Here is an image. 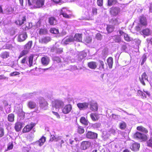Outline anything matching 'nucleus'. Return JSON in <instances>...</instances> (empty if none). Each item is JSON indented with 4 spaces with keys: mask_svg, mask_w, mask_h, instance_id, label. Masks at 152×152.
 Listing matches in <instances>:
<instances>
[{
    "mask_svg": "<svg viewBox=\"0 0 152 152\" xmlns=\"http://www.w3.org/2000/svg\"><path fill=\"white\" fill-rule=\"evenodd\" d=\"M26 4L32 9L39 8L44 5V0H26Z\"/></svg>",
    "mask_w": 152,
    "mask_h": 152,
    "instance_id": "f257e3e1",
    "label": "nucleus"
},
{
    "mask_svg": "<svg viewBox=\"0 0 152 152\" xmlns=\"http://www.w3.org/2000/svg\"><path fill=\"white\" fill-rule=\"evenodd\" d=\"M34 56L33 55H31L28 57H24L21 60V63L23 64L22 66L25 65L26 64V66H29L31 67L33 66V59Z\"/></svg>",
    "mask_w": 152,
    "mask_h": 152,
    "instance_id": "f03ea898",
    "label": "nucleus"
},
{
    "mask_svg": "<svg viewBox=\"0 0 152 152\" xmlns=\"http://www.w3.org/2000/svg\"><path fill=\"white\" fill-rule=\"evenodd\" d=\"M64 105L63 102L59 100H56L53 102V110L58 111L59 108Z\"/></svg>",
    "mask_w": 152,
    "mask_h": 152,
    "instance_id": "7ed1b4c3",
    "label": "nucleus"
},
{
    "mask_svg": "<svg viewBox=\"0 0 152 152\" xmlns=\"http://www.w3.org/2000/svg\"><path fill=\"white\" fill-rule=\"evenodd\" d=\"M133 138L139 139L142 141H145L148 138L147 136L145 134L139 132H136L133 135Z\"/></svg>",
    "mask_w": 152,
    "mask_h": 152,
    "instance_id": "20e7f679",
    "label": "nucleus"
},
{
    "mask_svg": "<svg viewBox=\"0 0 152 152\" xmlns=\"http://www.w3.org/2000/svg\"><path fill=\"white\" fill-rule=\"evenodd\" d=\"M120 8L118 7H112L110 10V12L111 15L116 16L120 12Z\"/></svg>",
    "mask_w": 152,
    "mask_h": 152,
    "instance_id": "39448f33",
    "label": "nucleus"
},
{
    "mask_svg": "<svg viewBox=\"0 0 152 152\" xmlns=\"http://www.w3.org/2000/svg\"><path fill=\"white\" fill-rule=\"evenodd\" d=\"M140 34L145 38L146 37L151 36L152 31L149 28H146L142 29L141 31Z\"/></svg>",
    "mask_w": 152,
    "mask_h": 152,
    "instance_id": "423d86ee",
    "label": "nucleus"
},
{
    "mask_svg": "<svg viewBox=\"0 0 152 152\" xmlns=\"http://www.w3.org/2000/svg\"><path fill=\"white\" fill-rule=\"evenodd\" d=\"M72 106L70 104H68L65 106L62 109V111L64 114H68L72 112Z\"/></svg>",
    "mask_w": 152,
    "mask_h": 152,
    "instance_id": "0eeeda50",
    "label": "nucleus"
},
{
    "mask_svg": "<svg viewBox=\"0 0 152 152\" xmlns=\"http://www.w3.org/2000/svg\"><path fill=\"white\" fill-rule=\"evenodd\" d=\"M39 104L40 107L44 110H46L48 108V104L47 102L43 98H41L39 99Z\"/></svg>",
    "mask_w": 152,
    "mask_h": 152,
    "instance_id": "6e6552de",
    "label": "nucleus"
},
{
    "mask_svg": "<svg viewBox=\"0 0 152 152\" xmlns=\"http://www.w3.org/2000/svg\"><path fill=\"white\" fill-rule=\"evenodd\" d=\"M91 145V143L88 141H84L82 142L80 148L83 150H86Z\"/></svg>",
    "mask_w": 152,
    "mask_h": 152,
    "instance_id": "1a4fd4ad",
    "label": "nucleus"
},
{
    "mask_svg": "<svg viewBox=\"0 0 152 152\" xmlns=\"http://www.w3.org/2000/svg\"><path fill=\"white\" fill-rule=\"evenodd\" d=\"M97 134L91 131L88 132L86 134V137L88 138L94 139L97 138Z\"/></svg>",
    "mask_w": 152,
    "mask_h": 152,
    "instance_id": "9d476101",
    "label": "nucleus"
},
{
    "mask_svg": "<svg viewBox=\"0 0 152 152\" xmlns=\"http://www.w3.org/2000/svg\"><path fill=\"white\" fill-rule=\"evenodd\" d=\"M89 103L88 102L78 103L77 106L80 110H85L88 108Z\"/></svg>",
    "mask_w": 152,
    "mask_h": 152,
    "instance_id": "9b49d317",
    "label": "nucleus"
},
{
    "mask_svg": "<svg viewBox=\"0 0 152 152\" xmlns=\"http://www.w3.org/2000/svg\"><path fill=\"white\" fill-rule=\"evenodd\" d=\"M27 37L26 33L24 32L18 35V42H22L25 41Z\"/></svg>",
    "mask_w": 152,
    "mask_h": 152,
    "instance_id": "f8f14e48",
    "label": "nucleus"
},
{
    "mask_svg": "<svg viewBox=\"0 0 152 152\" xmlns=\"http://www.w3.org/2000/svg\"><path fill=\"white\" fill-rule=\"evenodd\" d=\"M35 125V124L33 123L26 125L23 129V132L26 133L29 132Z\"/></svg>",
    "mask_w": 152,
    "mask_h": 152,
    "instance_id": "ddd939ff",
    "label": "nucleus"
},
{
    "mask_svg": "<svg viewBox=\"0 0 152 152\" xmlns=\"http://www.w3.org/2000/svg\"><path fill=\"white\" fill-rule=\"evenodd\" d=\"M62 42L65 44H68L69 43L74 41L73 37L69 36L64 38L62 41Z\"/></svg>",
    "mask_w": 152,
    "mask_h": 152,
    "instance_id": "4468645a",
    "label": "nucleus"
},
{
    "mask_svg": "<svg viewBox=\"0 0 152 152\" xmlns=\"http://www.w3.org/2000/svg\"><path fill=\"white\" fill-rule=\"evenodd\" d=\"M139 80L141 83L144 86L145 85L144 80H147V81H148V76L145 72H144L141 75V77H139Z\"/></svg>",
    "mask_w": 152,
    "mask_h": 152,
    "instance_id": "2eb2a0df",
    "label": "nucleus"
},
{
    "mask_svg": "<svg viewBox=\"0 0 152 152\" xmlns=\"http://www.w3.org/2000/svg\"><path fill=\"white\" fill-rule=\"evenodd\" d=\"M60 13V15H62L64 17L66 18H69V15L67 14V12L68 10L65 8H63L60 10H59Z\"/></svg>",
    "mask_w": 152,
    "mask_h": 152,
    "instance_id": "dca6fc26",
    "label": "nucleus"
},
{
    "mask_svg": "<svg viewBox=\"0 0 152 152\" xmlns=\"http://www.w3.org/2000/svg\"><path fill=\"white\" fill-rule=\"evenodd\" d=\"M140 148V144L137 143H134L132 144L130 146L131 150L134 151H138Z\"/></svg>",
    "mask_w": 152,
    "mask_h": 152,
    "instance_id": "f3484780",
    "label": "nucleus"
},
{
    "mask_svg": "<svg viewBox=\"0 0 152 152\" xmlns=\"http://www.w3.org/2000/svg\"><path fill=\"white\" fill-rule=\"evenodd\" d=\"M15 111L18 116L23 117L25 115V113L23 111L22 109L20 107H17V109L15 110Z\"/></svg>",
    "mask_w": 152,
    "mask_h": 152,
    "instance_id": "a211bd4d",
    "label": "nucleus"
},
{
    "mask_svg": "<svg viewBox=\"0 0 152 152\" xmlns=\"http://www.w3.org/2000/svg\"><path fill=\"white\" fill-rule=\"evenodd\" d=\"M63 48H57L56 47H53L51 49V51L58 54L61 53L63 51Z\"/></svg>",
    "mask_w": 152,
    "mask_h": 152,
    "instance_id": "6ab92c4d",
    "label": "nucleus"
},
{
    "mask_svg": "<svg viewBox=\"0 0 152 152\" xmlns=\"http://www.w3.org/2000/svg\"><path fill=\"white\" fill-rule=\"evenodd\" d=\"M49 58L47 57H43L41 59L42 64L43 65L45 66H46L48 65L49 62Z\"/></svg>",
    "mask_w": 152,
    "mask_h": 152,
    "instance_id": "aec40b11",
    "label": "nucleus"
},
{
    "mask_svg": "<svg viewBox=\"0 0 152 152\" xmlns=\"http://www.w3.org/2000/svg\"><path fill=\"white\" fill-rule=\"evenodd\" d=\"M73 38L74 41H75L77 42H81L82 39V34H76Z\"/></svg>",
    "mask_w": 152,
    "mask_h": 152,
    "instance_id": "412c9836",
    "label": "nucleus"
},
{
    "mask_svg": "<svg viewBox=\"0 0 152 152\" xmlns=\"http://www.w3.org/2000/svg\"><path fill=\"white\" fill-rule=\"evenodd\" d=\"M48 22L50 25H54L56 24L57 20L54 17L49 18L48 19Z\"/></svg>",
    "mask_w": 152,
    "mask_h": 152,
    "instance_id": "4be33fe9",
    "label": "nucleus"
},
{
    "mask_svg": "<svg viewBox=\"0 0 152 152\" xmlns=\"http://www.w3.org/2000/svg\"><path fill=\"white\" fill-rule=\"evenodd\" d=\"M51 39L49 37H42L39 41L42 43L46 44L50 41Z\"/></svg>",
    "mask_w": 152,
    "mask_h": 152,
    "instance_id": "5701e85b",
    "label": "nucleus"
},
{
    "mask_svg": "<svg viewBox=\"0 0 152 152\" xmlns=\"http://www.w3.org/2000/svg\"><path fill=\"white\" fill-rule=\"evenodd\" d=\"M86 56V54L84 52H81L78 55L77 59L79 61H81Z\"/></svg>",
    "mask_w": 152,
    "mask_h": 152,
    "instance_id": "b1692460",
    "label": "nucleus"
},
{
    "mask_svg": "<svg viewBox=\"0 0 152 152\" xmlns=\"http://www.w3.org/2000/svg\"><path fill=\"white\" fill-rule=\"evenodd\" d=\"M3 104L4 105V108L6 113H10L11 111L10 106V105H8V104L6 101H4L3 102Z\"/></svg>",
    "mask_w": 152,
    "mask_h": 152,
    "instance_id": "393cba45",
    "label": "nucleus"
},
{
    "mask_svg": "<svg viewBox=\"0 0 152 152\" xmlns=\"http://www.w3.org/2000/svg\"><path fill=\"white\" fill-rule=\"evenodd\" d=\"M28 106L29 108L32 109L36 108L37 104L34 101H30L28 102Z\"/></svg>",
    "mask_w": 152,
    "mask_h": 152,
    "instance_id": "a878e982",
    "label": "nucleus"
},
{
    "mask_svg": "<svg viewBox=\"0 0 152 152\" xmlns=\"http://www.w3.org/2000/svg\"><path fill=\"white\" fill-rule=\"evenodd\" d=\"M46 138L45 137H43L39 140L36 142V144L41 146H42L45 141Z\"/></svg>",
    "mask_w": 152,
    "mask_h": 152,
    "instance_id": "bb28decb",
    "label": "nucleus"
},
{
    "mask_svg": "<svg viewBox=\"0 0 152 152\" xmlns=\"http://www.w3.org/2000/svg\"><path fill=\"white\" fill-rule=\"evenodd\" d=\"M113 39L115 42L120 43L122 42L120 36L115 35L113 37Z\"/></svg>",
    "mask_w": 152,
    "mask_h": 152,
    "instance_id": "cd10ccee",
    "label": "nucleus"
},
{
    "mask_svg": "<svg viewBox=\"0 0 152 152\" xmlns=\"http://www.w3.org/2000/svg\"><path fill=\"white\" fill-rule=\"evenodd\" d=\"M90 109L92 111H96L98 110L97 104L96 103H92L90 105Z\"/></svg>",
    "mask_w": 152,
    "mask_h": 152,
    "instance_id": "c85d7f7f",
    "label": "nucleus"
},
{
    "mask_svg": "<svg viewBox=\"0 0 152 152\" xmlns=\"http://www.w3.org/2000/svg\"><path fill=\"white\" fill-rule=\"evenodd\" d=\"M22 128V124L21 123L18 122L15 123V128L16 131H19Z\"/></svg>",
    "mask_w": 152,
    "mask_h": 152,
    "instance_id": "c756f323",
    "label": "nucleus"
},
{
    "mask_svg": "<svg viewBox=\"0 0 152 152\" xmlns=\"http://www.w3.org/2000/svg\"><path fill=\"white\" fill-rule=\"evenodd\" d=\"M88 66L90 68L92 69H95L97 67L96 63L93 61L88 63Z\"/></svg>",
    "mask_w": 152,
    "mask_h": 152,
    "instance_id": "7c9ffc66",
    "label": "nucleus"
},
{
    "mask_svg": "<svg viewBox=\"0 0 152 152\" xmlns=\"http://www.w3.org/2000/svg\"><path fill=\"white\" fill-rule=\"evenodd\" d=\"M90 117L93 121H96L99 118V115L96 113L91 114Z\"/></svg>",
    "mask_w": 152,
    "mask_h": 152,
    "instance_id": "2f4dec72",
    "label": "nucleus"
},
{
    "mask_svg": "<svg viewBox=\"0 0 152 152\" xmlns=\"http://www.w3.org/2000/svg\"><path fill=\"white\" fill-rule=\"evenodd\" d=\"M115 28V27L113 25H107L106 29L108 33H110L113 32Z\"/></svg>",
    "mask_w": 152,
    "mask_h": 152,
    "instance_id": "473e14b6",
    "label": "nucleus"
},
{
    "mask_svg": "<svg viewBox=\"0 0 152 152\" xmlns=\"http://www.w3.org/2000/svg\"><path fill=\"white\" fill-rule=\"evenodd\" d=\"M110 23L113 26L118 25L119 23L118 20L115 18H113L110 20Z\"/></svg>",
    "mask_w": 152,
    "mask_h": 152,
    "instance_id": "72a5a7b5",
    "label": "nucleus"
},
{
    "mask_svg": "<svg viewBox=\"0 0 152 152\" xmlns=\"http://www.w3.org/2000/svg\"><path fill=\"white\" fill-rule=\"evenodd\" d=\"M137 129L145 134L148 133V130L146 128L141 126L137 127Z\"/></svg>",
    "mask_w": 152,
    "mask_h": 152,
    "instance_id": "f704fd0d",
    "label": "nucleus"
},
{
    "mask_svg": "<svg viewBox=\"0 0 152 152\" xmlns=\"http://www.w3.org/2000/svg\"><path fill=\"white\" fill-rule=\"evenodd\" d=\"M107 62L109 68L110 69L112 68L113 63V58L112 57L109 58L107 60Z\"/></svg>",
    "mask_w": 152,
    "mask_h": 152,
    "instance_id": "c9c22d12",
    "label": "nucleus"
},
{
    "mask_svg": "<svg viewBox=\"0 0 152 152\" xmlns=\"http://www.w3.org/2000/svg\"><path fill=\"white\" fill-rule=\"evenodd\" d=\"M15 115L14 114L11 113L8 115L7 117L8 120L10 122H12L14 120Z\"/></svg>",
    "mask_w": 152,
    "mask_h": 152,
    "instance_id": "e433bc0d",
    "label": "nucleus"
},
{
    "mask_svg": "<svg viewBox=\"0 0 152 152\" xmlns=\"http://www.w3.org/2000/svg\"><path fill=\"white\" fill-rule=\"evenodd\" d=\"M32 43V41H29L27 44H26L24 46V49L29 50L31 48Z\"/></svg>",
    "mask_w": 152,
    "mask_h": 152,
    "instance_id": "4c0bfd02",
    "label": "nucleus"
},
{
    "mask_svg": "<svg viewBox=\"0 0 152 152\" xmlns=\"http://www.w3.org/2000/svg\"><path fill=\"white\" fill-rule=\"evenodd\" d=\"M80 122L82 124H84L85 125H87L88 124V121L86 118L84 117H82L80 120Z\"/></svg>",
    "mask_w": 152,
    "mask_h": 152,
    "instance_id": "58836bf2",
    "label": "nucleus"
},
{
    "mask_svg": "<svg viewBox=\"0 0 152 152\" xmlns=\"http://www.w3.org/2000/svg\"><path fill=\"white\" fill-rule=\"evenodd\" d=\"M140 23L143 25H146L147 24L146 18L144 17H142L140 20Z\"/></svg>",
    "mask_w": 152,
    "mask_h": 152,
    "instance_id": "ea45409f",
    "label": "nucleus"
},
{
    "mask_svg": "<svg viewBox=\"0 0 152 152\" xmlns=\"http://www.w3.org/2000/svg\"><path fill=\"white\" fill-rule=\"evenodd\" d=\"M26 16H23L21 20H19L18 21H16V23L17 24L21 25L24 23V22L26 21Z\"/></svg>",
    "mask_w": 152,
    "mask_h": 152,
    "instance_id": "a19ab883",
    "label": "nucleus"
},
{
    "mask_svg": "<svg viewBox=\"0 0 152 152\" xmlns=\"http://www.w3.org/2000/svg\"><path fill=\"white\" fill-rule=\"evenodd\" d=\"M121 50L123 51H125L127 48V47L126 45V43L123 41L121 43Z\"/></svg>",
    "mask_w": 152,
    "mask_h": 152,
    "instance_id": "79ce46f5",
    "label": "nucleus"
},
{
    "mask_svg": "<svg viewBox=\"0 0 152 152\" xmlns=\"http://www.w3.org/2000/svg\"><path fill=\"white\" fill-rule=\"evenodd\" d=\"M28 52V50H23L20 53L18 58H20L23 56L26 55Z\"/></svg>",
    "mask_w": 152,
    "mask_h": 152,
    "instance_id": "37998d69",
    "label": "nucleus"
},
{
    "mask_svg": "<svg viewBox=\"0 0 152 152\" xmlns=\"http://www.w3.org/2000/svg\"><path fill=\"white\" fill-rule=\"evenodd\" d=\"M13 9L12 7H8L6 8L5 10L7 14H11L13 12Z\"/></svg>",
    "mask_w": 152,
    "mask_h": 152,
    "instance_id": "c03bdc74",
    "label": "nucleus"
},
{
    "mask_svg": "<svg viewBox=\"0 0 152 152\" xmlns=\"http://www.w3.org/2000/svg\"><path fill=\"white\" fill-rule=\"evenodd\" d=\"M84 130L83 127L80 126H78L77 131L79 134H83L84 133Z\"/></svg>",
    "mask_w": 152,
    "mask_h": 152,
    "instance_id": "a18cd8bd",
    "label": "nucleus"
},
{
    "mask_svg": "<svg viewBox=\"0 0 152 152\" xmlns=\"http://www.w3.org/2000/svg\"><path fill=\"white\" fill-rule=\"evenodd\" d=\"M116 2V0H108V6H111L112 5L115 4Z\"/></svg>",
    "mask_w": 152,
    "mask_h": 152,
    "instance_id": "49530a36",
    "label": "nucleus"
},
{
    "mask_svg": "<svg viewBox=\"0 0 152 152\" xmlns=\"http://www.w3.org/2000/svg\"><path fill=\"white\" fill-rule=\"evenodd\" d=\"M124 39L127 42L130 41L132 39V38H130L128 34H124Z\"/></svg>",
    "mask_w": 152,
    "mask_h": 152,
    "instance_id": "de8ad7c7",
    "label": "nucleus"
},
{
    "mask_svg": "<svg viewBox=\"0 0 152 152\" xmlns=\"http://www.w3.org/2000/svg\"><path fill=\"white\" fill-rule=\"evenodd\" d=\"M1 56L3 58H6L9 56V54L7 52H3L1 53Z\"/></svg>",
    "mask_w": 152,
    "mask_h": 152,
    "instance_id": "09e8293b",
    "label": "nucleus"
},
{
    "mask_svg": "<svg viewBox=\"0 0 152 152\" xmlns=\"http://www.w3.org/2000/svg\"><path fill=\"white\" fill-rule=\"evenodd\" d=\"M147 145L152 148V137H151L150 139L147 141Z\"/></svg>",
    "mask_w": 152,
    "mask_h": 152,
    "instance_id": "8fccbe9b",
    "label": "nucleus"
},
{
    "mask_svg": "<svg viewBox=\"0 0 152 152\" xmlns=\"http://www.w3.org/2000/svg\"><path fill=\"white\" fill-rule=\"evenodd\" d=\"M50 33L53 34H57L59 33V31L58 29H56L55 28H51L50 30Z\"/></svg>",
    "mask_w": 152,
    "mask_h": 152,
    "instance_id": "3c124183",
    "label": "nucleus"
},
{
    "mask_svg": "<svg viewBox=\"0 0 152 152\" xmlns=\"http://www.w3.org/2000/svg\"><path fill=\"white\" fill-rule=\"evenodd\" d=\"M126 125L125 122H122L119 124V127L120 128L122 129H125L126 127Z\"/></svg>",
    "mask_w": 152,
    "mask_h": 152,
    "instance_id": "603ef678",
    "label": "nucleus"
},
{
    "mask_svg": "<svg viewBox=\"0 0 152 152\" xmlns=\"http://www.w3.org/2000/svg\"><path fill=\"white\" fill-rule=\"evenodd\" d=\"M39 33L40 35L45 34H47V31L46 29L42 28L39 30Z\"/></svg>",
    "mask_w": 152,
    "mask_h": 152,
    "instance_id": "864d4df0",
    "label": "nucleus"
},
{
    "mask_svg": "<svg viewBox=\"0 0 152 152\" xmlns=\"http://www.w3.org/2000/svg\"><path fill=\"white\" fill-rule=\"evenodd\" d=\"M91 38L89 37H86L84 40V42L85 43H89L91 42Z\"/></svg>",
    "mask_w": 152,
    "mask_h": 152,
    "instance_id": "5fc2aeb1",
    "label": "nucleus"
},
{
    "mask_svg": "<svg viewBox=\"0 0 152 152\" xmlns=\"http://www.w3.org/2000/svg\"><path fill=\"white\" fill-rule=\"evenodd\" d=\"M142 61L141 64V65H143L145 61H146L147 59L146 55L145 54H144L142 57Z\"/></svg>",
    "mask_w": 152,
    "mask_h": 152,
    "instance_id": "6e6d98bb",
    "label": "nucleus"
},
{
    "mask_svg": "<svg viewBox=\"0 0 152 152\" xmlns=\"http://www.w3.org/2000/svg\"><path fill=\"white\" fill-rule=\"evenodd\" d=\"M36 93L35 92L33 93H28L26 94V96L27 98H31L34 95H35Z\"/></svg>",
    "mask_w": 152,
    "mask_h": 152,
    "instance_id": "4d7b16f0",
    "label": "nucleus"
},
{
    "mask_svg": "<svg viewBox=\"0 0 152 152\" xmlns=\"http://www.w3.org/2000/svg\"><path fill=\"white\" fill-rule=\"evenodd\" d=\"M99 69L102 70V69H104V62L103 61H99Z\"/></svg>",
    "mask_w": 152,
    "mask_h": 152,
    "instance_id": "13d9d810",
    "label": "nucleus"
},
{
    "mask_svg": "<svg viewBox=\"0 0 152 152\" xmlns=\"http://www.w3.org/2000/svg\"><path fill=\"white\" fill-rule=\"evenodd\" d=\"M20 74V73L18 72H14L10 73V76H15L17 75H19Z\"/></svg>",
    "mask_w": 152,
    "mask_h": 152,
    "instance_id": "bf43d9fd",
    "label": "nucleus"
},
{
    "mask_svg": "<svg viewBox=\"0 0 152 152\" xmlns=\"http://www.w3.org/2000/svg\"><path fill=\"white\" fill-rule=\"evenodd\" d=\"M13 147V145L12 143H11L10 144L9 143V145L8 146L7 149L5 150V151H7L8 150H11L12 149Z\"/></svg>",
    "mask_w": 152,
    "mask_h": 152,
    "instance_id": "052dcab7",
    "label": "nucleus"
},
{
    "mask_svg": "<svg viewBox=\"0 0 152 152\" xmlns=\"http://www.w3.org/2000/svg\"><path fill=\"white\" fill-rule=\"evenodd\" d=\"M53 60L54 61H56L58 63L60 62L61 61V58L58 57H55L53 58Z\"/></svg>",
    "mask_w": 152,
    "mask_h": 152,
    "instance_id": "680f3d73",
    "label": "nucleus"
},
{
    "mask_svg": "<svg viewBox=\"0 0 152 152\" xmlns=\"http://www.w3.org/2000/svg\"><path fill=\"white\" fill-rule=\"evenodd\" d=\"M138 93L140 96H142L143 97H145V98H146L145 94L141 91L140 90L138 91Z\"/></svg>",
    "mask_w": 152,
    "mask_h": 152,
    "instance_id": "e2e57ef3",
    "label": "nucleus"
},
{
    "mask_svg": "<svg viewBox=\"0 0 152 152\" xmlns=\"http://www.w3.org/2000/svg\"><path fill=\"white\" fill-rule=\"evenodd\" d=\"M97 4L99 6H102L103 4V0H97Z\"/></svg>",
    "mask_w": 152,
    "mask_h": 152,
    "instance_id": "0e129e2a",
    "label": "nucleus"
},
{
    "mask_svg": "<svg viewBox=\"0 0 152 152\" xmlns=\"http://www.w3.org/2000/svg\"><path fill=\"white\" fill-rule=\"evenodd\" d=\"M92 14L94 15H96L97 13V9L95 8H93L92 10Z\"/></svg>",
    "mask_w": 152,
    "mask_h": 152,
    "instance_id": "69168bd1",
    "label": "nucleus"
},
{
    "mask_svg": "<svg viewBox=\"0 0 152 152\" xmlns=\"http://www.w3.org/2000/svg\"><path fill=\"white\" fill-rule=\"evenodd\" d=\"M4 134V130L3 129L0 128V137L3 136Z\"/></svg>",
    "mask_w": 152,
    "mask_h": 152,
    "instance_id": "338daca9",
    "label": "nucleus"
},
{
    "mask_svg": "<svg viewBox=\"0 0 152 152\" xmlns=\"http://www.w3.org/2000/svg\"><path fill=\"white\" fill-rule=\"evenodd\" d=\"M134 41L138 45H140L141 42V40L139 39H135Z\"/></svg>",
    "mask_w": 152,
    "mask_h": 152,
    "instance_id": "774afa93",
    "label": "nucleus"
}]
</instances>
